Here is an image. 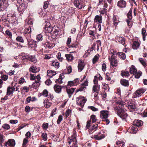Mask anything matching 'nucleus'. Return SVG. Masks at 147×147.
I'll return each mask as SVG.
<instances>
[{
	"label": "nucleus",
	"instance_id": "de8ad7c7",
	"mask_svg": "<svg viewBox=\"0 0 147 147\" xmlns=\"http://www.w3.org/2000/svg\"><path fill=\"white\" fill-rule=\"evenodd\" d=\"M28 142V140L27 138H25L23 140V146L24 147H25L26 146V144Z\"/></svg>",
	"mask_w": 147,
	"mask_h": 147
},
{
	"label": "nucleus",
	"instance_id": "9d476101",
	"mask_svg": "<svg viewBox=\"0 0 147 147\" xmlns=\"http://www.w3.org/2000/svg\"><path fill=\"white\" fill-rule=\"evenodd\" d=\"M100 117L102 119L108 118L109 115V112L107 111H100Z\"/></svg>",
	"mask_w": 147,
	"mask_h": 147
},
{
	"label": "nucleus",
	"instance_id": "5701e85b",
	"mask_svg": "<svg viewBox=\"0 0 147 147\" xmlns=\"http://www.w3.org/2000/svg\"><path fill=\"white\" fill-rule=\"evenodd\" d=\"M95 46L96 44L95 43H93L92 46V47L90 48V49H89L86 51L85 54L84 55H86L87 56L94 49Z\"/></svg>",
	"mask_w": 147,
	"mask_h": 147
},
{
	"label": "nucleus",
	"instance_id": "393cba45",
	"mask_svg": "<svg viewBox=\"0 0 147 147\" xmlns=\"http://www.w3.org/2000/svg\"><path fill=\"white\" fill-rule=\"evenodd\" d=\"M140 44L138 42L136 41H134L132 47L134 49H137L139 46Z\"/></svg>",
	"mask_w": 147,
	"mask_h": 147
},
{
	"label": "nucleus",
	"instance_id": "5fc2aeb1",
	"mask_svg": "<svg viewBox=\"0 0 147 147\" xmlns=\"http://www.w3.org/2000/svg\"><path fill=\"white\" fill-rule=\"evenodd\" d=\"M48 94V91L46 90H44L43 91L42 95L45 97H47Z\"/></svg>",
	"mask_w": 147,
	"mask_h": 147
},
{
	"label": "nucleus",
	"instance_id": "a878e982",
	"mask_svg": "<svg viewBox=\"0 0 147 147\" xmlns=\"http://www.w3.org/2000/svg\"><path fill=\"white\" fill-rule=\"evenodd\" d=\"M117 40L118 41L121 43L122 45H124L125 43V38L121 37H117Z\"/></svg>",
	"mask_w": 147,
	"mask_h": 147
},
{
	"label": "nucleus",
	"instance_id": "bb28decb",
	"mask_svg": "<svg viewBox=\"0 0 147 147\" xmlns=\"http://www.w3.org/2000/svg\"><path fill=\"white\" fill-rule=\"evenodd\" d=\"M67 91L69 97H70L72 94L74 92V88H71L70 89L67 88Z\"/></svg>",
	"mask_w": 147,
	"mask_h": 147
},
{
	"label": "nucleus",
	"instance_id": "774afa93",
	"mask_svg": "<svg viewBox=\"0 0 147 147\" xmlns=\"http://www.w3.org/2000/svg\"><path fill=\"white\" fill-rule=\"evenodd\" d=\"M1 78L4 81H6L8 79V76L6 75H3L1 76Z\"/></svg>",
	"mask_w": 147,
	"mask_h": 147
},
{
	"label": "nucleus",
	"instance_id": "f257e3e1",
	"mask_svg": "<svg viewBox=\"0 0 147 147\" xmlns=\"http://www.w3.org/2000/svg\"><path fill=\"white\" fill-rule=\"evenodd\" d=\"M125 109H120L119 107H116L115 108L117 111V115L122 119H125L127 116V114L125 112Z\"/></svg>",
	"mask_w": 147,
	"mask_h": 147
},
{
	"label": "nucleus",
	"instance_id": "4c0bfd02",
	"mask_svg": "<svg viewBox=\"0 0 147 147\" xmlns=\"http://www.w3.org/2000/svg\"><path fill=\"white\" fill-rule=\"evenodd\" d=\"M4 136L0 134V144L2 146V144L4 141Z\"/></svg>",
	"mask_w": 147,
	"mask_h": 147
},
{
	"label": "nucleus",
	"instance_id": "423d86ee",
	"mask_svg": "<svg viewBox=\"0 0 147 147\" xmlns=\"http://www.w3.org/2000/svg\"><path fill=\"white\" fill-rule=\"evenodd\" d=\"M36 79H37V80H36L32 84V87L35 89L38 87L40 85L39 82L40 79V77L39 75H38L36 76Z\"/></svg>",
	"mask_w": 147,
	"mask_h": 147
},
{
	"label": "nucleus",
	"instance_id": "6ab92c4d",
	"mask_svg": "<svg viewBox=\"0 0 147 147\" xmlns=\"http://www.w3.org/2000/svg\"><path fill=\"white\" fill-rule=\"evenodd\" d=\"M120 82L121 84L124 86L128 87L129 86L128 81L125 79H121Z\"/></svg>",
	"mask_w": 147,
	"mask_h": 147
},
{
	"label": "nucleus",
	"instance_id": "4468645a",
	"mask_svg": "<svg viewBox=\"0 0 147 147\" xmlns=\"http://www.w3.org/2000/svg\"><path fill=\"white\" fill-rule=\"evenodd\" d=\"M143 124V121L139 120H135L133 123V125L138 127L141 126Z\"/></svg>",
	"mask_w": 147,
	"mask_h": 147
},
{
	"label": "nucleus",
	"instance_id": "ea45409f",
	"mask_svg": "<svg viewBox=\"0 0 147 147\" xmlns=\"http://www.w3.org/2000/svg\"><path fill=\"white\" fill-rule=\"evenodd\" d=\"M31 32V28L30 27L26 28L24 30V32L25 34H29Z\"/></svg>",
	"mask_w": 147,
	"mask_h": 147
},
{
	"label": "nucleus",
	"instance_id": "412c9836",
	"mask_svg": "<svg viewBox=\"0 0 147 147\" xmlns=\"http://www.w3.org/2000/svg\"><path fill=\"white\" fill-rule=\"evenodd\" d=\"M100 89V85L98 84L94 85L92 87L93 91L94 92H96L97 94L98 93Z\"/></svg>",
	"mask_w": 147,
	"mask_h": 147
},
{
	"label": "nucleus",
	"instance_id": "864d4df0",
	"mask_svg": "<svg viewBox=\"0 0 147 147\" xmlns=\"http://www.w3.org/2000/svg\"><path fill=\"white\" fill-rule=\"evenodd\" d=\"M30 79L31 80H35V81L37 80V79H36V76L35 77L34 74H30Z\"/></svg>",
	"mask_w": 147,
	"mask_h": 147
},
{
	"label": "nucleus",
	"instance_id": "c85d7f7f",
	"mask_svg": "<svg viewBox=\"0 0 147 147\" xmlns=\"http://www.w3.org/2000/svg\"><path fill=\"white\" fill-rule=\"evenodd\" d=\"M119 57L123 60L125 59L126 58V56L125 54L122 52L119 53H117Z\"/></svg>",
	"mask_w": 147,
	"mask_h": 147
},
{
	"label": "nucleus",
	"instance_id": "680f3d73",
	"mask_svg": "<svg viewBox=\"0 0 147 147\" xmlns=\"http://www.w3.org/2000/svg\"><path fill=\"white\" fill-rule=\"evenodd\" d=\"M128 108L131 109H135L136 107L134 105L130 104L128 105Z\"/></svg>",
	"mask_w": 147,
	"mask_h": 147
},
{
	"label": "nucleus",
	"instance_id": "3c124183",
	"mask_svg": "<svg viewBox=\"0 0 147 147\" xmlns=\"http://www.w3.org/2000/svg\"><path fill=\"white\" fill-rule=\"evenodd\" d=\"M47 134L45 133H43L42 134V137L43 138V140L45 141H46L47 139Z\"/></svg>",
	"mask_w": 147,
	"mask_h": 147
},
{
	"label": "nucleus",
	"instance_id": "4be33fe9",
	"mask_svg": "<svg viewBox=\"0 0 147 147\" xmlns=\"http://www.w3.org/2000/svg\"><path fill=\"white\" fill-rule=\"evenodd\" d=\"M116 103L119 105L118 106L116 107H119L120 109H124L123 108L124 106L125 105V103L123 101L120 100H118L116 102Z\"/></svg>",
	"mask_w": 147,
	"mask_h": 147
},
{
	"label": "nucleus",
	"instance_id": "1a4fd4ad",
	"mask_svg": "<svg viewBox=\"0 0 147 147\" xmlns=\"http://www.w3.org/2000/svg\"><path fill=\"white\" fill-rule=\"evenodd\" d=\"M86 101V100L85 98H81L79 97L77 98L76 100L77 104L80 105L81 107H83Z\"/></svg>",
	"mask_w": 147,
	"mask_h": 147
},
{
	"label": "nucleus",
	"instance_id": "39448f33",
	"mask_svg": "<svg viewBox=\"0 0 147 147\" xmlns=\"http://www.w3.org/2000/svg\"><path fill=\"white\" fill-rule=\"evenodd\" d=\"M15 145V141L13 139H9L4 143L5 146L14 147Z\"/></svg>",
	"mask_w": 147,
	"mask_h": 147
},
{
	"label": "nucleus",
	"instance_id": "c756f323",
	"mask_svg": "<svg viewBox=\"0 0 147 147\" xmlns=\"http://www.w3.org/2000/svg\"><path fill=\"white\" fill-rule=\"evenodd\" d=\"M65 56L67 60L69 61H71L73 60V56L71 54H65Z\"/></svg>",
	"mask_w": 147,
	"mask_h": 147
},
{
	"label": "nucleus",
	"instance_id": "cd10ccee",
	"mask_svg": "<svg viewBox=\"0 0 147 147\" xmlns=\"http://www.w3.org/2000/svg\"><path fill=\"white\" fill-rule=\"evenodd\" d=\"M51 65L54 67L58 69L59 67V63L55 61H54L52 62L51 64Z\"/></svg>",
	"mask_w": 147,
	"mask_h": 147
},
{
	"label": "nucleus",
	"instance_id": "f3484780",
	"mask_svg": "<svg viewBox=\"0 0 147 147\" xmlns=\"http://www.w3.org/2000/svg\"><path fill=\"white\" fill-rule=\"evenodd\" d=\"M29 71L30 72L35 73L39 71L40 69L39 68L36 67L34 66H32L30 67L29 69Z\"/></svg>",
	"mask_w": 147,
	"mask_h": 147
},
{
	"label": "nucleus",
	"instance_id": "0e129e2a",
	"mask_svg": "<svg viewBox=\"0 0 147 147\" xmlns=\"http://www.w3.org/2000/svg\"><path fill=\"white\" fill-rule=\"evenodd\" d=\"M71 113V111L70 109H68L66 111L65 115L67 117L68 116L69 114Z\"/></svg>",
	"mask_w": 147,
	"mask_h": 147
},
{
	"label": "nucleus",
	"instance_id": "ddd939ff",
	"mask_svg": "<svg viewBox=\"0 0 147 147\" xmlns=\"http://www.w3.org/2000/svg\"><path fill=\"white\" fill-rule=\"evenodd\" d=\"M102 17L100 15H96L94 19V23H97L98 24H100L102 22Z\"/></svg>",
	"mask_w": 147,
	"mask_h": 147
},
{
	"label": "nucleus",
	"instance_id": "69168bd1",
	"mask_svg": "<svg viewBox=\"0 0 147 147\" xmlns=\"http://www.w3.org/2000/svg\"><path fill=\"white\" fill-rule=\"evenodd\" d=\"M106 65L105 63H103L102 66V70L103 71H105L106 70Z\"/></svg>",
	"mask_w": 147,
	"mask_h": 147
},
{
	"label": "nucleus",
	"instance_id": "f704fd0d",
	"mask_svg": "<svg viewBox=\"0 0 147 147\" xmlns=\"http://www.w3.org/2000/svg\"><path fill=\"white\" fill-rule=\"evenodd\" d=\"M121 75L123 77H127L129 75V74L128 71H122L121 73Z\"/></svg>",
	"mask_w": 147,
	"mask_h": 147
},
{
	"label": "nucleus",
	"instance_id": "338daca9",
	"mask_svg": "<svg viewBox=\"0 0 147 147\" xmlns=\"http://www.w3.org/2000/svg\"><path fill=\"white\" fill-rule=\"evenodd\" d=\"M79 84L78 78H76L74 80V86L77 85Z\"/></svg>",
	"mask_w": 147,
	"mask_h": 147
},
{
	"label": "nucleus",
	"instance_id": "6e6552de",
	"mask_svg": "<svg viewBox=\"0 0 147 147\" xmlns=\"http://www.w3.org/2000/svg\"><path fill=\"white\" fill-rule=\"evenodd\" d=\"M7 5V1L5 0H0V11L4 10Z\"/></svg>",
	"mask_w": 147,
	"mask_h": 147
},
{
	"label": "nucleus",
	"instance_id": "79ce46f5",
	"mask_svg": "<svg viewBox=\"0 0 147 147\" xmlns=\"http://www.w3.org/2000/svg\"><path fill=\"white\" fill-rule=\"evenodd\" d=\"M36 40L38 41H41L42 40V35L40 34L37 35L36 37Z\"/></svg>",
	"mask_w": 147,
	"mask_h": 147
},
{
	"label": "nucleus",
	"instance_id": "0eeeda50",
	"mask_svg": "<svg viewBox=\"0 0 147 147\" xmlns=\"http://www.w3.org/2000/svg\"><path fill=\"white\" fill-rule=\"evenodd\" d=\"M74 5L79 9H81L84 7L83 2L81 0H77L76 1L74 2Z\"/></svg>",
	"mask_w": 147,
	"mask_h": 147
},
{
	"label": "nucleus",
	"instance_id": "c9c22d12",
	"mask_svg": "<svg viewBox=\"0 0 147 147\" xmlns=\"http://www.w3.org/2000/svg\"><path fill=\"white\" fill-rule=\"evenodd\" d=\"M80 87L79 88L77 89L76 90L75 92L76 93L79 91H82L83 90H85L86 88V87H84V86H81L80 85Z\"/></svg>",
	"mask_w": 147,
	"mask_h": 147
},
{
	"label": "nucleus",
	"instance_id": "7c9ffc66",
	"mask_svg": "<svg viewBox=\"0 0 147 147\" xmlns=\"http://www.w3.org/2000/svg\"><path fill=\"white\" fill-rule=\"evenodd\" d=\"M25 58L31 61H32L33 62H36V60L35 59H34L33 56H25Z\"/></svg>",
	"mask_w": 147,
	"mask_h": 147
},
{
	"label": "nucleus",
	"instance_id": "4d7b16f0",
	"mask_svg": "<svg viewBox=\"0 0 147 147\" xmlns=\"http://www.w3.org/2000/svg\"><path fill=\"white\" fill-rule=\"evenodd\" d=\"M6 34L8 36L9 38L12 37V35L11 33L9 30H7L5 31Z\"/></svg>",
	"mask_w": 147,
	"mask_h": 147
},
{
	"label": "nucleus",
	"instance_id": "6e6d98bb",
	"mask_svg": "<svg viewBox=\"0 0 147 147\" xmlns=\"http://www.w3.org/2000/svg\"><path fill=\"white\" fill-rule=\"evenodd\" d=\"M57 57L58 60L61 61L63 60V58L61 57V54L60 53H58L57 55Z\"/></svg>",
	"mask_w": 147,
	"mask_h": 147
},
{
	"label": "nucleus",
	"instance_id": "58836bf2",
	"mask_svg": "<svg viewBox=\"0 0 147 147\" xmlns=\"http://www.w3.org/2000/svg\"><path fill=\"white\" fill-rule=\"evenodd\" d=\"M116 144L119 147H122L124 145V143L123 142L119 141L116 142Z\"/></svg>",
	"mask_w": 147,
	"mask_h": 147
},
{
	"label": "nucleus",
	"instance_id": "dca6fc26",
	"mask_svg": "<svg viewBox=\"0 0 147 147\" xmlns=\"http://www.w3.org/2000/svg\"><path fill=\"white\" fill-rule=\"evenodd\" d=\"M126 5V2L123 0H121L119 1L117 3V6L120 7H125Z\"/></svg>",
	"mask_w": 147,
	"mask_h": 147
},
{
	"label": "nucleus",
	"instance_id": "49530a36",
	"mask_svg": "<svg viewBox=\"0 0 147 147\" xmlns=\"http://www.w3.org/2000/svg\"><path fill=\"white\" fill-rule=\"evenodd\" d=\"M88 108L89 109H90L93 111H97L98 110V109L97 108H96L93 106H89L88 107Z\"/></svg>",
	"mask_w": 147,
	"mask_h": 147
},
{
	"label": "nucleus",
	"instance_id": "c03bdc74",
	"mask_svg": "<svg viewBox=\"0 0 147 147\" xmlns=\"http://www.w3.org/2000/svg\"><path fill=\"white\" fill-rule=\"evenodd\" d=\"M16 40L18 42L23 43L24 42V40L22 36H18L16 38Z\"/></svg>",
	"mask_w": 147,
	"mask_h": 147
},
{
	"label": "nucleus",
	"instance_id": "37998d69",
	"mask_svg": "<svg viewBox=\"0 0 147 147\" xmlns=\"http://www.w3.org/2000/svg\"><path fill=\"white\" fill-rule=\"evenodd\" d=\"M44 104L45 107L47 108H48L50 107L51 103L50 102L46 101L44 102Z\"/></svg>",
	"mask_w": 147,
	"mask_h": 147
},
{
	"label": "nucleus",
	"instance_id": "a19ab883",
	"mask_svg": "<svg viewBox=\"0 0 147 147\" xmlns=\"http://www.w3.org/2000/svg\"><path fill=\"white\" fill-rule=\"evenodd\" d=\"M2 127L4 129L6 130H8L10 128V125L7 123L3 124L2 125Z\"/></svg>",
	"mask_w": 147,
	"mask_h": 147
},
{
	"label": "nucleus",
	"instance_id": "13d9d810",
	"mask_svg": "<svg viewBox=\"0 0 147 147\" xmlns=\"http://www.w3.org/2000/svg\"><path fill=\"white\" fill-rule=\"evenodd\" d=\"M95 117V115H92L91 116V119L93 123H94L96 121Z\"/></svg>",
	"mask_w": 147,
	"mask_h": 147
},
{
	"label": "nucleus",
	"instance_id": "aec40b11",
	"mask_svg": "<svg viewBox=\"0 0 147 147\" xmlns=\"http://www.w3.org/2000/svg\"><path fill=\"white\" fill-rule=\"evenodd\" d=\"M62 87L61 86L55 85L54 86V88L55 91L57 93H59L61 91Z\"/></svg>",
	"mask_w": 147,
	"mask_h": 147
},
{
	"label": "nucleus",
	"instance_id": "473e14b6",
	"mask_svg": "<svg viewBox=\"0 0 147 147\" xmlns=\"http://www.w3.org/2000/svg\"><path fill=\"white\" fill-rule=\"evenodd\" d=\"M142 72L141 71H137L134 74H135V77L136 78H139L142 75Z\"/></svg>",
	"mask_w": 147,
	"mask_h": 147
},
{
	"label": "nucleus",
	"instance_id": "2f4dec72",
	"mask_svg": "<svg viewBox=\"0 0 147 147\" xmlns=\"http://www.w3.org/2000/svg\"><path fill=\"white\" fill-rule=\"evenodd\" d=\"M132 8H131L127 14V16L129 19L131 20L132 18Z\"/></svg>",
	"mask_w": 147,
	"mask_h": 147
},
{
	"label": "nucleus",
	"instance_id": "603ef678",
	"mask_svg": "<svg viewBox=\"0 0 147 147\" xmlns=\"http://www.w3.org/2000/svg\"><path fill=\"white\" fill-rule=\"evenodd\" d=\"M135 126L134 125L133 126H132L131 127V129L133 131L134 133H136L138 130V129L137 127H135Z\"/></svg>",
	"mask_w": 147,
	"mask_h": 147
},
{
	"label": "nucleus",
	"instance_id": "a211bd4d",
	"mask_svg": "<svg viewBox=\"0 0 147 147\" xmlns=\"http://www.w3.org/2000/svg\"><path fill=\"white\" fill-rule=\"evenodd\" d=\"M84 66L85 64L84 62L81 60H80V61L79 62L78 66L79 71H81L83 69Z\"/></svg>",
	"mask_w": 147,
	"mask_h": 147
},
{
	"label": "nucleus",
	"instance_id": "a18cd8bd",
	"mask_svg": "<svg viewBox=\"0 0 147 147\" xmlns=\"http://www.w3.org/2000/svg\"><path fill=\"white\" fill-rule=\"evenodd\" d=\"M74 85V81H69L67 83V84L66 86V88H67V87H71Z\"/></svg>",
	"mask_w": 147,
	"mask_h": 147
},
{
	"label": "nucleus",
	"instance_id": "09e8293b",
	"mask_svg": "<svg viewBox=\"0 0 147 147\" xmlns=\"http://www.w3.org/2000/svg\"><path fill=\"white\" fill-rule=\"evenodd\" d=\"M63 117L62 115H60L59 116L57 120V123L59 124L61 121L62 120Z\"/></svg>",
	"mask_w": 147,
	"mask_h": 147
},
{
	"label": "nucleus",
	"instance_id": "f03ea898",
	"mask_svg": "<svg viewBox=\"0 0 147 147\" xmlns=\"http://www.w3.org/2000/svg\"><path fill=\"white\" fill-rule=\"evenodd\" d=\"M18 90L19 88L17 86H15L12 87L8 86L7 89V95L9 96L11 94H12L13 93L14 90L18 91V92H19L20 91Z\"/></svg>",
	"mask_w": 147,
	"mask_h": 147
},
{
	"label": "nucleus",
	"instance_id": "20e7f679",
	"mask_svg": "<svg viewBox=\"0 0 147 147\" xmlns=\"http://www.w3.org/2000/svg\"><path fill=\"white\" fill-rule=\"evenodd\" d=\"M111 64L113 67H116L117 66V60L113 55L109 58Z\"/></svg>",
	"mask_w": 147,
	"mask_h": 147
},
{
	"label": "nucleus",
	"instance_id": "9b49d317",
	"mask_svg": "<svg viewBox=\"0 0 147 147\" xmlns=\"http://www.w3.org/2000/svg\"><path fill=\"white\" fill-rule=\"evenodd\" d=\"M145 92V90L143 89H140L137 90L135 93V94L136 95V96L134 95V98L136 97H139L141 96V95L143 94Z\"/></svg>",
	"mask_w": 147,
	"mask_h": 147
},
{
	"label": "nucleus",
	"instance_id": "7ed1b4c3",
	"mask_svg": "<svg viewBox=\"0 0 147 147\" xmlns=\"http://www.w3.org/2000/svg\"><path fill=\"white\" fill-rule=\"evenodd\" d=\"M53 28L51 26L50 23L48 22L44 27V31L46 33H49L53 31Z\"/></svg>",
	"mask_w": 147,
	"mask_h": 147
},
{
	"label": "nucleus",
	"instance_id": "f8f14e48",
	"mask_svg": "<svg viewBox=\"0 0 147 147\" xmlns=\"http://www.w3.org/2000/svg\"><path fill=\"white\" fill-rule=\"evenodd\" d=\"M27 5L24 3H22L20 5L18 8V10L19 12L23 11L24 9H26Z\"/></svg>",
	"mask_w": 147,
	"mask_h": 147
},
{
	"label": "nucleus",
	"instance_id": "2eb2a0df",
	"mask_svg": "<svg viewBox=\"0 0 147 147\" xmlns=\"http://www.w3.org/2000/svg\"><path fill=\"white\" fill-rule=\"evenodd\" d=\"M94 138L97 140H100L105 137L103 134H102L101 132H99L98 134L94 136Z\"/></svg>",
	"mask_w": 147,
	"mask_h": 147
},
{
	"label": "nucleus",
	"instance_id": "b1692460",
	"mask_svg": "<svg viewBox=\"0 0 147 147\" xmlns=\"http://www.w3.org/2000/svg\"><path fill=\"white\" fill-rule=\"evenodd\" d=\"M137 71V69L134 65H132L130 67L129 72L131 74H134Z\"/></svg>",
	"mask_w": 147,
	"mask_h": 147
},
{
	"label": "nucleus",
	"instance_id": "e433bc0d",
	"mask_svg": "<svg viewBox=\"0 0 147 147\" xmlns=\"http://www.w3.org/2000/svg\"><path fill=\"white\" fill-rule=\"evenodd\" d=\"M37 42L36 41H32L31 42L29 43L28 44L30 45H32V46L31 47H34V48H36L37 46Z\"/></svg>",
	"mask_w": 147,
	"mask_h": 147
},
{
	"label": "nucleus",
	"instance_id": "052dcab7",
	"mask_svg": "<svg viewBox=\"0 0 147 147\" xmlns=\"http://www.w3.org/2000/svg\"><path fill=\"white\" fill-rule=\"evenodd\" d=\"M52 71L51 70H48L47 71V74L48 76L49 77H52Z\"/></svg>",
	"mask_w": 147,
	"mask_h": 147
},
{
	"label": "nucleus",
	"instance_id": "8fccbe9b",
	"mask_svg": "<svg viewBox=\"0 0 147 147\" xmlns=\"http://www.w3.org/2000/svg\"><path fill=\"white\" fill-rule=\"evenodd\" d=\"M126 21L128 25L130 27H131L132 26V22L131 21V20L127 19L126 20Z\"/></svg>",
	"mask_w": 147,
	"mask_h": 147
},
{
	"label": "nucleus",
	"instance_id": "bf43d9fd",
	"mask_svg": "<svg viewBox=\"0 0 147 147\" xmlns=\"http://www.w3.org/2000/svg\"><path fill=\"white\" fill-rule=\"evenodd\" d=\"M98 59V57L97 55H95L92 60L93 63L94 64L95 63L96 61H97Z\"/></svg>",
	"mask_w": 147,
	"mask_h": 147
},
{
	"label": "nucleus",
	"instance_id": "72a5a7b5",
	"mask_svg": "<svg viewBox=\"0 0 147 147\" xmlns=\"http://www.w3.org/2000/svg\"><path fill=\"white\" fill-rule=\"evenodd\" d=\"M139 60L141 63L143 65V66L145 67L147 66V64L146 61L142 58H140Z\"/></svg>",
	"mask_w": 147,
	"mask_h": 147
},
{
	"label": "nucleus",
	"instance_id": "e2e57ef3",
	"mask_svg": "<svg viewBox=\"0 0 147 147\" xmlns=\"http://www.w3.org/2000/svg\"><path fill=\"white\" fill-rule=\"evenodd\" d=\"M56 110L57 109L56 108L52 110L51 114V116L53 117L54 115L56 114Z\"/></svg>",
	"mask_w": 147,
	"mask_h": 147
}]
</instances>
